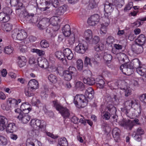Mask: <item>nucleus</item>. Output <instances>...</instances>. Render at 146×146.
<instances>
[{"label": "nucleus", "instance_id": "obj_1", "mask_svg": "<svg viewBox=\"0 0 146 146\" xmlns=\"http://www.w3.org/2000/svg\"><path fill=\"white\" fill-rule=\"evenodd\" d=\"M52 105L59 111L64 118H68L70 115L69 110L66 108L63 107L58 100H56L52 102Z\"/></svg>", "mask_w": 146, "mask_h": 146}, {"label": "nucleus", "instance_id": "obj_2", "mask_svg": "<svg viewBox=\"0 0 146 146\" xmlns=\"http://www.w3.org/2000/svg\"><path fill=\"white\" fill-rule=\"evenodd\" d=\"M88 102L87 98L82 94L76 95L74 100V103L78 108L84 107L87 106Z\"/></svg>", "mask_w": 146, "mask_h": 146}, {"label": "nucleus", "instance_id": "obj_3", "mask_svg": "<svg viewBox=\"0 0 146 146\" xmlns=\"http://www.w3.org/2000/svg\"><path fill=\"white\" fill-rule=\"evenodd\" d=\"M77 72L76 68L73 66H70L68 69L63 71V76L64 79L69 81L72 79V77L77 75Z\"/></svg>", "mask_w": 146, "mask_h": 146}, {"label": "nucleus", "instance_id": "obj_4", "mask_svg": "<svg viewBox=\"0 0 146 146\" xmlns=\"http://www.w3.org/2000/svg\"><path fill=\"white\" fill-rule=\"evenodd\" d=\"M124 109L133 108L134 110H137L138 113L141 112L140 105L135 100L129 99L124 103Z\"/></svg>", "mask_w": 146, "mask_h": 146}, {"label": "nucleus", "instance_id": "obj_5", "mask_svg": "<svg viewBox=\"0 0 146 146\" xmlns=\"http://www.w3.org/2000/svg\"><path fill=\"white\" fill-rule=\"evenodd\" d=\"M27 33L23 30H19L16 29L12 31V36L13 38L15 40H23L27 37Z\"/></svg>", "mask_w": 146, "mask_h": 146}, {"label": "nucleus", "instance_id": "obj_6", "mask_svg": "<svg viewBox=\"0 0 146 146\" xmlns=\"http://www.w3.org/2000/svg\"><path fill=\"white\" fill-rule=\"evenodd\" d=\"M55 17H51L49 20L47 18H44L40 21L38 24L37 26L40 29H44L49 25V21L51 22L52 24L56 25L57 23L55 20Z\"/></svg>", "mask_w": 146, "mask_h": 146}, {"label": "nucleus", "instance_id": "obj_7", "mask_svg": "<svg viewBox=\"0 0 146 146\" xmlns=\"http://www.w3.org/2000/svg\"><path fill=\"white\" fill-rule=\"evenodd\" d=\"M120 69L124 74L127 75H131L133 71V67L129 63L123 64L120 66Z\"/></svg>", "mask_w": 146, "mask_h": 146}, {"label": "nucleus", "instance_id": "obj_8", "mask_svg": "<svg viewBox=\"0 0 146 146\" xmlns=\"http://www.w3.org/2000/svg\"><path fill=\"white\" fill-rule=\"evenodd\" d=\"M133 123L138 125H140V124L139 122V119L135 118L132 121L128 120L123 121L121 123V125L123 126H125L127 129L131 130L133 126Z\"/></svg>", "mask_w": 146, "mask_h": 146}, {"label": "nucleus", "instance_id": "obj_9", "mask_svg": "<svg viewBox=\"0 0 146 146\" xmlns=\"http://www.w3.org/2000/svg\"><path fill=\"white\" fill-rule=\"evenodd\" d=\"M88 48V45L87 43H79L75 47V50L79 53L83 54Z\"/></svg>", "mask_w": 146, "mask_h": 146}, {"label": "nucleus", "instance_id": "obj_10", "mask_svg": "<svg viewBox=\"0 0 146 146\" xmlns=\"http://www.w3.org/2000/svg\"><path fill=\"white\" fill-rule=\"evenodd\" d=\"M34 14H28L26 12L23 13L24 16L26 18V20L29 23H36L37 22L38 19L36 17L34 16Z\"/></svg>", "mask_w": 146, "mask_h": 146}, {"label": "nucleus", "instance_id": "obj_11", "mask_svg": "<svg viewBox=\"0 0 146 146\" xmlns=\"http://www.w3.org/2000/svg\"><path fill=\"white\" fill-rule=\"evenodd\" d=\"M142 45L136 43L132 45L131 49L133 52L137 54H139L142 53L143 51Z\"/></svg>", "mask_w": 146, "mask_h": 146}, {"label": "nucleus", "instance_id": "obj_12", "mask_svg": "<svg viewBox=\"0 0 146 146\" xmlns=\"http://www.w3.org/2000/svg\"><path fill=\"white\" fill-rule=\"evenodd\" d=\"M113 7L114 5L112 3L106 1L104 5V11L107 12L109 15H110L111 12L113 9Z\"/></svg>", "mask_w": 146, "mask_h": 146}, {"label": "nucleus", "instance_id": "obj_13", "mask_svg": "<svg viewBox=\"0 0 146 146\" xmlns=\"http://www.w3.org/2000/svg\"><path fill=\"white\" fill-rule=\"evenodd\" d=\"M28 87L35 91L38 88V82L35 79L31 80L28 83Z\"/></svg>", "mask_w": 146, "mask_h": 146}, {"label": "nucleus", "instance_id": "obj_14", "mask_svg": "<svg viewBox=\"0 0 146 146\" xmlns=\"http://www.w3.org/2000/svg\"><path fill=\"white\" fill-rule=\"evenodd\" d=\"M120 130L117 127L114 128L112 130L113 136L116 142H118L120 140L119 133Z\"/></svg>", "mask_w": 146, "mask_h": 146}, {"label": "nucleus", "instance_id": "obj_15", "mask_svg": "<svg viewBox=\"0 0 146 146\" xmlns=\"http://www.w3.org/2000/svg\"><path fill=\"white\" fill-rule=\"evenodd\" d=\"M63 51L65 59L66 57L68 60H71L72 59L73 54L70 48H65L63 50Z\"/></svg>", "mask_w": 146, "mask_h": 146}, {"label": "nucleus", "instance_id": "obj_16", "mask_svg": "<svg viewBox=\"0 0 146 146\" xmlns=\"http://www.w3.org/2000/svg\"><path fill=\"white\" fill-rule=\"evenodd\" d=\"M62 33L66 37L69 36L71 34L70 26L68 25H66L63 27L62 29Z\"/></svg>", "mask_w": 146, "mask_h": 146}, {"label": "nucleus", "instance_id": "obj_17", "mask_svg": "<svg viewBox=\"0 0 146 146\" xmlns=\"http://www.w3.org/2000/svg\"><path fill=\"white\" fill-rule=\"evenodd\" d=\"M17 118L19 120H21L24 123H27L30 120V117L28 115L19 114L17 116Z\"/></svg>", "mask_w": 146, "mask_h": 146}, {"label": "nucleus", "instance_id": "obj_18", "mask_svg": "<svg viewBox=\"0 0 146 146\" xmlns=\"http://www.w3.org/2000/svg\"><path fill=\"white\" fill-rule=\"evenodd\" d=\"M146 40V38L145 35L143 34H141L136 39L135 43L143 46L145 44Z\"/></svg>", "mask_w": 146, "mask_h": 146}, {"label": "nucleus", "instance_id": "obj_19", "mask_svg": "<svg viewBox=\"0 0 146 146\" xmlns=\"http://www.w3.org/2000/svg\"><path fill=\"white\" fill-rule=\"evenodd\" d=\"M67 8V6L65 5L60 7L56 9L55 14L59 15H63L66 11Z\"/></svg>", "mask_w": 146, "mask_h": 146}, {"label": "nucleus", "instance_id": "obj_20", "mask_svg": "<svg viewBox=\"0 0 146 146\" xmlns=\"http://www.w3.org/2000/svg\"><path fill=\"white\" fill-rule=\"evenodd\" d=\"M38 66L45 69L47 68L48 66V62L46 59H42L38 61Z\"/></svg>", "mask_w": 146, "mask_h": 146}, {"label": "nucleus", "instance_id": "obj_21", "mask_svg": "<svg viewBox=\"0 0 146 146\" xmlns=\"http://www.w3.org/2000/svg\"><path fill=\"white\" fill-rule=\"evenodd\" d=\"M94 91L92 88H88L85 92L84 96L88 98L92 99L93 98Z\"/></svg>", "mask_w": 146, "mask_h": 146}, {"label": "nucleus", "instance_id": "obj_22", "mask_svg": "<svg viewBox=\"0 0 146 146\" xmlns=\"http://www.w3.org/2000/svg\"><path fill=\"white\" fill-rule=\"evenodd\" d=\"M7 122V119L4 116L0 115V130H3L6 127L5 123Z\"/></svg>", "mask_w": 146, "mask_h": 146}, {"label": "nucleus", "instance_id": "obj_23", "mask_svg": "<svg viewBox=\"0 0 146 146\" xmlns=\"http://www.w3.org/2000/svg\"><path fill=\"white\" fill-rule=\"evenodd\" d=\"M18 60L17 64L19 67H22L25 65L27 60L25 57L20 56L18 57Z\"/></svg>", "mask_w": 146, "mask_h": 146}, {"label": "nucleus", "instance_id": "obj_24", "mask_svg": "<svg viewBox=\"0 0 146 146\" xmlns=\"http://www.w3.org/2000/svg\"><path fill=\"white\" fill-rule=\"evenodd\" d=\"M129 63L131 65L133 69L135 68L136 69L139 67L140 65L141 64V62L138 58L133 59Z\"/></svg>", "mask_w": 146, "mask_h": 146}, {"label": "nucleus", "instance_id": "obj_25", "mask_svg": "<svg viewBox=\"0 0 146 146\" xmlns=\"http://www.w3.org/2000/svg\"><path fill=\"white\" fill-rule=\"evenodd\" d=\"M16 127L15 124L11 123L9 124L7 127L6 131L8 133H13L16 131Z\"/></svg>", "mask_w": 146, "mask_h": 146}, {"label": "nucleus", "instance_id": "obj_26", "mask_svg": "<svg viewBox=\"0 0 146 146\" xmlns=\"http://www.w3.org/2000/svg\"><path fill=\"white\" fill-rule=\"evenodd\" d=\"M125 111V113L127 115L128 117L131 118V117L133 116H134L135 113H137L138 111L137 110H135V112L133 111V110L132 108H129L127 110L124 109Z\"/></svg>", "mask_w": 146, "mask_h": 146}, {"label": "nucleus", "instance_id": "obj_27", "mask_svg": "<svg viewBox=\"0 0 146 146\" xmlns=\"http://www.w3.org/2000/svg\"><path fill=\"white\" fill-rule=\"evenodd\" d=\"M102 53L104 54L103 56L104 59L106 61L107 63H109L112 59V56L111 54L107 52Z\"/></svg>", "mask_w": 146, "mask_h": 146}, {"label": "nucleus", "instance_id": "obj_28", "mask_svg": "<svg viewBox=\"0 0 146 146\" xmlns=\"http://www.w3.org/2000/svg\"><path fill=\"white\" fill-rule=\"evenodd\" d=\"M68 143L66 138L63 137L59 139L58 146H68Z\"/></svg>", "mask_w": 146, "mask_h": 146}, {"label": "nucleus", "instance_id": "obj_29", "mask_svg": "<svg viewBox=\"0 0 146 146\" xmlns=\"http://www.w3.org/2000/svg\"><path fill=\"white\" fill-rule=\"evenodd\" d=\"M83 81L84 84H87L90 85H92L95 83V80L93 78H84Z\"/></svg>", "mask_w": 146, "mask_h": 146}, {"label": "nucleus", "instance_id": "obj_30", "mask_svg": "<svg viewBox=\"0 0 146 146\" xmlns=\"http://www.w3.org/2000/svg\"><path fill=\"white\" fill-rule=\"evenodd\" d=\"M84 37L86 40L89 41L92 38V31L89 29L86 30L84 32Z\"/></svg>", "mask_w": 146, "mask_h": 146}, {"label": "nucleus", "instance_id": "obj_31", "mask_svg": "<svg viewBox=\"0 0 146 146\" xmlns=\"http://www.w3.org/2000/svg\"><path fill=\"white\" fill-rule=\"evenodd\" d=\"M96 83L97 86L100 88H103L105 86V83L103 79L97 78L96 79Z\"/></svg>", "mask_w": 146, "mask_h": 146}, {"label": "nucleus", "instance_id": "obj_32", "mask_svg": "<svg viewBox=\"0 0 146 146\" xmlns=\"http://www.w3.org/2000/svg\"><path fill=\"white\" fill-rule=\"evenodd\" d=\"M35 91L28 87L25 88V94L26 96L27 97H30L34 96L35 94L33 92Z\"/></svg>", "mask_w": 146, "mask_h": 146}, {"label": "nucleus", "instance_id": "obj_33", "mask_svg": "<svg viewBox=\"0 0 146 146\" xmlns=\"http://www.w3.org/2000/svg\"><path fill=\"white\" fill-rule=\"evenodd\" d=\"M40 1L41 2L40 3V4H42L43 3H45L46 5H48L47 7L44 8H42L41 9L42 11H45L49 9L50 7H49L48 6L49 5H50V0H36V1Z\"/></svg>", "mask_w": 146, "mask_h": 146}, {"label": "nucleus", "instance_id": "obj_34", "mask_svg": "<svg viewBox=\"0 0 146 146\" xmlns=\"http://www.w3.org/2000/svg\"><path fill=\"white\" fill-rule=\"evenodd\" d=\"M48 78L49 81L52 83L55 84L57 82L58 78L55 75L50 74L48 76Z\"/></svg>", "mask_w": 146, "mask_h": 146}, {"label": "nucleus", "instance_id": "obj_35", "mask_svg": "<svg viewBox=\"0 0 146 146\" xmlns=\"http://www.w3.org/2000/svg\"><path fill=\"white\" fill-rule=\"evenodd\" d=\"M108 23H106L105 25L103 23L101 24L102 28L100 31V33L101 35H104L106 33H107L106 27L108 26Z\"/></svg>", "mask_w": 146, "mask_h": 146}, {"label": "nucleus", "instance_id": "obj_36", "mask_svg": "<svg viewBox=\"0 0 146 146\" xmlns=\"http://www.w3.org/2000/svg\"><path fill=\"white\" fill-rule=\"evenodd\" d=\"M40 123H41V120L39 119L35 120V119H33L30 122L31 125L32 126H33L34 127H35V126H36L39 127L41 125Z\"/></svg>", "mask_w": 146, "mask_h": 146}, {"label": "nucleus", "instance_id": "obj_37", "mask_svg": "<svg viewBox=\"0 0 146 146\" xmlns=\"http://www.w3.org/2000/svg\"><path fill=\"white\" fill-rule=\"evenodd\" d=\"M55 55L56 57L60 60L63 61L65 59L63 53L61 51H57L55 52Z\"/></svg>", "mask_w": 146, "mask_h": 146}, {"label": "nucleus", "instance_id": "obj_38", "mask_svg": "<svg viewBox=\"0 0 146 146\" xmlns=\"http://www.w3.org/2000/svg\"><path fill=\"white\" fill-rule=\"evenodd\" d=\"M100 40V38L98 36H95L92 39H91L89 42L91 44H96L99 42Z\"/></svg>", "mask_w": 146, "mask_h": 146}, {"label": "nucleus", "instance_id": "obj_39", "mask_svg": "<svg viewBox=\"0 0 146 146\" xmlns=\"http://www.w3.org/2000/svg\"><path fill=\"white\" fill-rule=\"evenodd\" d=\"M107 108L111 113H115L116 111V108L111 104H109L107 106Z\"/></svg>", "mask_w": 146, "mask_h": 146}, {"label": "nucleus", "instance_id": "obj_40", "mask_svg": "<svg viewBox=\"0 0 146 146\" xmlns=\"http://www.w3.org/2000/svg\"><path fill=\"white\" fill-rule=\"evenodd\" d=\"M94 61L95 64H97L98 62L97 61L100 60L102 59V56H100L99 52H96L94 55Z\"/></svg>", "mask_w": 146, "mask_h": 146}, {"label": "nucleus", "instance_id": "obj_41", "mask_svg": "<svg viewBox=\"0 0 146 146\" xmlns=\"http://www.w3.org/2000/svg\"><path fill=\"white\" fill-rule=\"evenodd\" d=\"M23 106H24V104H22L21 106V108L22 109V111L21 114L26 115H28L27 114L31 110V109L30 108L24 109L23 108Z\"/></svg>", "mask_w": 146, "mask_h": 146}, {"label": "nucleus", "instance_id": "obj_42", "mask_svg": "<svg viewBox=\"0 0 146 146\" xmlns=\"http://www.w3.org/2000/svg\"><path fill=\"white\" fill-rule=\"evenodd\" d=\"M3 12L5 14L10 17L12 12V11L10 8L6 7L4 8Z\"/></svg>", "mask_w": 146, "mask_h": 146}, {"label": "nucleus", "instance_id": "obj_43", "mask_svg": "<svg viewBox=\"0 0 146 146\" xmlns=\"http://www.w3.org/2000/svg\"><path fill=\"white\" fill-rule=\"evenodd\" d=\"M104 45L103 44L100 43L95 47V49L96 51L100 52L104 49Z\"/></svg>", "mask_w": 146, "mask_h": 146}, {"label": "nucleus", "instance_id": "obj_44", "mask_svg": "<svg viewBox=\"0 0 146 146\" xmlns=\"http://www.w3.org/2000/svg\"><path fill=\"white\" fill-rule=\"evenodd\" d=\"M4 52L6 54H10L13 52V48L10 46H7L5 48Z\"/></svg>", "mask_w": 146, "mask_h": 146}, {"label": "nucleus", "instance_id": "obj_45", "mask_svg": "<svg viewBox=\"0 0 146 146\" xmlns=\"http://www.w3.org/2000/svg\"><path fill=\"white\" fill-rule=\"evenodd\" d=\"M40 45L41 47L45 48L49 46V44L46 40H44L40 42Z\"/></svg>", "mask_w": 146, "mask_h": 146}, {"label": "nucleus", "instance_id": "obj_46", "mask_svg": "<svg viewBox=\"0 0 146 146\" xmlns=\"http://www.w3.org/2000/svg\"><path fill=\"white\" fill-rule=\"evenodd\" d=\"M7 143V139L4 137L0 135V145H5Z\"/></svg>", "mask_w": 146, "mask_h": 146}, {"label": "nucleus", "instance_id": "obj_47", "mask_svg": "<svg viewBox=\"0 0 146 146\" xmlns=\"http://www.w3.org/2000/svg\"><path fill=\"white\" fill-rule=\"evenodd\" d=\"M90 18L92 19V21H94L95 22L98 23L99 21L100 16L97 14L92 15Z\"/></svg>", "mask_w": 146, "mask_h": 146}, {"label": "nucleus", "instance_id": "obj_48", "mask_svg": "<svg viewBox=\"0 0 146 146\" xmlns=\"http://www.w3.org/2000/svg\"><path fill=\"white\" fill-rule=\"evenodd\" d=\"M115 5L118 7H121L124 4L123 0H115Z\"/></svg>", "mask_w": 146, "mask_h": 146}, {"label": "nucleus", "instance_id": "obj_49", "mask_svg": "<svg viewBox=\"0 0 146 146\" xmlns=\"http://www.w3.org/2000/svg\"><path fill=\"white\" fill-rule=\"evenodd\" d=\"M125 92V96L126 97H127L130 95L131 94V90L129 88H126L123 89Z\"/></svg>", "mask_w": 146, "mask_h": 146}, {"label": "nucleus", "instance_id": "obj_50", "mask_svg": "<svg viewBox=\"0 0 146 146\" xmlns=\"http://www.w3.org/2000/svg\"><path fill=\"white\" fill-rule=\"evenodd\" d=\"M12 25L11 24L7 23L4 25V29L7 32L10 31L12 29Z\"/></svg>", "mask_w": 146, "mask_h": 146}, {"label": "nucleus", "instance_id": "obj_51", "mask_svg": "<svg viewBox=\"0 0 146 146\" xmlns=\"http://www.w3.org/2000/svg\"><path fill=\"white\" fill-rule=\"evenodd\" d=\"M76 87L81 90H83L84 88V86L83 83L80 81L78 82L76 84Z\"/></svg>", "mask_w": 146, "mask_h": 146}, {"label": "nucleus", "instance_id": "obj_52", "mask_svg": "<svg viewBox=\"0 0 146 146\" xmlns=\"http://www.w3.org/2000/svg\"><path fill=\"white\" fill-rule=\"evenodd\" d=\"M77 66L78 70H81L83 67V63L81 60H78L77 62Z\"/></svg>", "mask_w": 146, "mask_h": 146}, {"label": "nucleus", "instance_id": "obj_53", "mask_svg": "<svg viewBox=\"0 0 146 146\" xmlns=\"http://www.w3.org/2000/svg\"><path fill=\"white\" fill-rule=\"evenodd\" d=\"M114 42V38L111 36H110L108 37L106 41L107 44H112Z\"/></svg>", "mask_w": 146, "mask_h": 146}, {"label": "nucleus", "instance_id": "obj_54", "mask_svg": "<svg viewBox=\"0 0 146 146\" xmlns=\"http://www.w3.org/2000/svg\"><path fill=\"white\" fill-rule=\"evenodd\" d=\"M136 71L140 75L143 76L146 73V69H143L142 70L138 68L136 69Z\"/></svg>", "mask_w": 146, "mask_h": 146}, {"label": "nucleus", "instance_id": "obj_55", "mask_svg": "<svg viewBox=\"0 0 146 146\" xmlns=\"http://www.w3.org/2000/svg\"><path fill=\"white\" fill-rule=\"evenodd\" d=\"M103 113L102 117L104 119L106 120H108L110 119L111 116L110 113L107 111H106L104 112Z\"/></svg>", "mask_w": 146, "mask_h": 146}, {"label": "nucleus", "instance_id": "obj_56", "mask_svg": "<svg viewBox=\"0 0 146 146\" xmlns=\"http://www.w3.org/2000/svg\"><path fill=\"white\" fill-rule=\"evenodd\" d=\"M146 21V17L141 19V20L138 19L134 23V24L136 27H139L141 25V21Z\"/></svg>", "mask_w": 146, "mask_h": 146}, {"label": "nucleus", "instance_id": "obj_57", "mask_svg": "<svg viewBox=\"0 0 146 146\" xmlns=\"http://www.w3.org/2000/svg\"><path fill=\"white\" fill-rule=\"evenodd\" d=\"M47 69L50 72H53L56 71L58 72V68L54 66H51L50 67L48 66Z\"/></svg>", "mask_w": 146, "mask_h": 146}, {"label": "nucleus", "instance_id": "obj_58", "mask_svg": "<svg viewBox=\"0 0 146 146\" xmlns=\"http://www.w3.org/2000/svg\"><path fill=\"white\" fill-rule=\"evenodd\" d=\"M133 6V3L132 2H129L124 8V11H127V10H130Z\"/></svg>", "mask_w": 146, "mask_h": 146}, {"label": "nucleus", "instance_id": "obj_59", "mask_svg": "<svg viewBox=\"0 0 146 146\" xmlns=\"http://www.w3.org/2000/svg\"><path fill=\"white\" fill-rule=\"evenodd\" d=\"M87 22L90 25L92 26H94L98 23L95 22V21H92V19L90 18L88 19Z\"/></svg>", "mask_w": 146, "mask_h": 146}, {"label": "nucleus", "instance_id": "obj_60", "mask_svg": "<svg viewBox=\"0 0 146 146\" xmlns=\"http://www.w3.org/2000/svg\"><path fill=\"white\" fill-rule=\"evenodd\" d=\"M16 99L11 98H9L7 100V103H9L11 105L12 104L13 106L16 102Z\"/></svg>", "mask_w": 146, "mask_h": 146}, {"label": "nucleus", "instance_id": "obj_61", "mask_svg": "<svg viewBox=\"0 0 146 146\" xmlns=\"http://www.w3.org/2000/svg\"><path fill=\"white\" fill-rule=\"evenodd\" d=\"M38 143V141H35V143L30 141L29 142H27L26 143L27 146H37V144Z\"/></svg>", "mask_w": 146, "mask_h": 146}, {"label": "nucleus", "instance_id": "obj_62", "mask_svg": "<svg viewBox=\"0 0 146 146\" xmlns=\"http://www.w3.org/2000/svg\"><path fill=\"white\" fill-rule=\"evenodd\" d=\"M140 100L143 103L146 104V94H142L139 97Z\"/></svg>", "mask_w": 146, "mask_h": 146}, {"label": "nucleus", "instance_id": "obj_63", "mask_svg": "<svg viewBox=\"0 0 146 146\" xmlns=\"http://www.w3.org/2000/svg\"><path fill=\"white\" fill-rule=\"evenodd\" d=\"M41 125L39 126V128L43 129L44 130L45 129L46 126V122L43 120L41 121Z\"/></svg>", "mask_w": 146, "mask_h": 146}, {"label": "nucleus", "instance_id": "obj_64", "mask_svg": "<svg viewBox=\"0 0 146 146\" xmlns=\"http://www.w3.org/2000/svg\"><path fill=\"white\" fill-rule=\"evenodd\" d=\"M121 97V91L119 90H117V93L116 94L114 95L113 97L115 100H116L117 98H120Z\"/></svg>", "mask_w": 146, "mask_h": 146}]
</instances>
